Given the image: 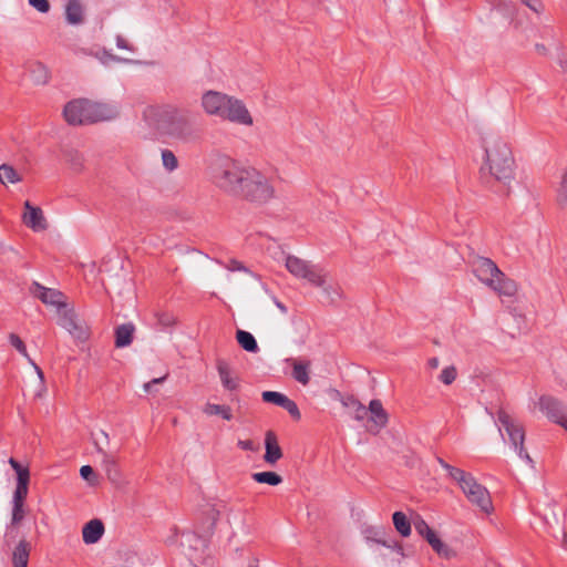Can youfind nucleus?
<instances>
[{"label": "nucleus", "mask_w": 567, "mask_h": 567, "mask_svg": "<svg viewBox=\"0 0 567 567\" xmlns=\"http://www.w3.org/2000/svg\"><path fill=\"white\" fill-rule=\"evenodd\" d=\"M143 116L157 132L181 143L199 140L200 131L192 120V112L174 104L147 106Z\"/></svg>", "instance_id": "obj_1"}, {"label": "nucleus", "mask_w": 567, "mask_h": 567, "mask_svg": "<svg viewBox=\"0 0 567 567\" xmlns=\"http://www.w3.org/2000/svg\"><path fill=\"white\" fill-rule=\"evenodd\" d=\"M200 107L208 116L243 126L254 125L252 115L245 102L234 95L207 90L200 95Z\"/></svg>", "instance_id": "obj_2"}, {"label": "nucleus", "mask_w": 567, "mask_h": 567, "mask_svg": "<svg viewBox=\"0 0 567 567\" xmlns=\"http://www.w3.org/2000/svg\"><path fill=\"white\" fill-rule=\"evenodd\" d=\"M505 187L515 178V159L511 146L499 137L491 138L485 145V164L482 172Z\"/></svg>", "instance_id": "obj_3"}, {"label": "nucleus", "mask_w": 567, "mask_h": 567, "mask_svg": "<svg viewBox=\"0 0 567 567\" xmlns=\"http://www.w3.org/2000/svg\"><path fill=\"white\" fill-rule=\"evenodd\" d=\"M209 177L225 193L239 195L249 167L240 165L227 155H216L209 164Z\"/></svg>", "instance_id": "obj_4"}, {"label": "nucleus", "mask_w": 567, "mask_h": 567, "mask_svg": "<svg viewBox=\"0 0 567 567\" xmlns=\"http://www.w3.org/2000/svg\"><path fill=\"white\" fill-rule=\"evenodd\" d=\"M475 277L498 296L513 297L517 292V285L499 270L497 265L486 257H477L472 264Z\"/></svg>", "instance_id": "obj_5"}, {"label": "nucleus", "mask_w": 567, "mask_h": 567, "mask_svg": "<svg viewBox=\"0 0 567 567\" xmlns=\"http://www.w3.org/2000/svg\"><path fill=\"white\" fill-rule=\"evenodd\" d=\"M495 423L503 441L511 445L518 457L533 466L534 462L524 447L525 431L523 425L504 410H499L497 412Z\"/></svg>", "instance_id": "obj_6"}, {"label": "nucleus", "mask_w": 567, "mask_h": 567, "mask_svg": "<svg viewBox=\"0 0 567 567\" xmlns=\"http://www.w3.org/2000/svg\"><path fill=\"white\" fill-rule=\"evenodd\" d=\"M239 195L250 202L262 204L274 197L275 189L266 175L254 167H249Z\"/></svg>", "instance_id": "obj_7"}, {"label": "nucleus", "mask_w": 567, "mask_h": 567, "mask_svg": "<svg viewBox=\"0 0 567 567\" xmlns=\"http://www.w3.org/2000/svg\"><path fill=\"white\" fill-rule=\"evenodd\" d=\"M455 482L471 504L477 506L485 514H491L494 511L488 489L480 484L471 473L464 471Z\"/></svg>", "instance_id": "obj_8"}, {"label": "nucleus", "mask_w": 567, "mask_h": 567, "mask_svg": "<svg viewBox=\"0 0 567 567\" xmlns=\"http://www.w3.org/2000/svg\"><path fill=\"white\" fill-rule=\"evenodd\" d=\"M287 270L298 279H305L310 285H322V268L299 257L288 255L285 260Z\"/></svg>", "instance_id": "obj_9"}, {"label": "nucleus", "mask_w": 567, "mask_h": 567, "mask_svg": "<svg viewBox=\"0 0 567 567\" xmlns=\"http://www.w3.org/2000/svg\"><path fill=\"white\" fill-rule=\"evenodd\" d=\"M58 324L65 329L73 338L84 341L89 338V328L84 320L79 318L73 308L66 303L59 308Z\"/></svg>", "instance_id": "obj_10"}, {"label": "nucleus", "mask_w": 567, "mask_h": 567, "mask_svg": "<svg viewBox=\"0 0 567 567\" xmlns=\"http://www.w3.org/2000/svg\"><path fill=\"white\" fill-rule=\"evenodd\" d=\"M361 534L364 540L369 545H380L392 553H395L399 557H404V550L402 545L395 539L391 538L385 528L381 526L364 525L361 528Z\"/></svg>", "instance_id": "obj_11"}, {"label": "nucleus", "mask_w": 567, "mask_h": 567, "mask_svg": "<svg viewBox=\"0 0 567 567\" xmlns=\"http://www.w3.org/2000/svg\"><path fill=\"white\" fill-rule=\"evenodd\" d=\"M537 405L551 422L561 425L567 431V415L563 404L550 395H542Z\"/></svg>", "instance_id": "obj_12"}, {"label": "nucleus", "mask_w": 567, "mask_h": 567, "mask_svg": "<svg viewBox=\"0 0 567 567\" xmlns=\"http://www.w3.org/2000/svg\"><path fill=\"white\" fill-rule=\"evenodd\" d=\"M87 105V99L70 101L63 110L65 121L71 125L90 124V112Z\"/></svg>", "instance_id": "obj_13"}, {"label": "nucleus", "mask_w": 567, "mask_h": 567, "mask_svg": "<svg viewBox=\"0 0 567 567\" xmlns=\"http://www.w3.org/2000/svg\"><path fill=\"white\" fill-rule=\"evenodd\" d=\"M90 124L112 121L120 114V107L116 103L94 102L89 100Z\"/></svg>", "instance_id": "obj_14"}, {"label": "nucleus", "mask_w": 567, "mask_h": 567, "mask_svg": "<svg viewBox=\"0 0 567 567\" xmlns=\"http://www.w3.org/2000/svg\"><path fill=\"white\" fill-rule=\"evenodd\" d=\"M30 292L34 297L39 298L44 305L55 307L56 311L66 303L65 296L61 291L47 288L35 281L30 286Z\"/></svg>", "instance_id": "obj_15"}, {"label": "nucleus", "mask_w": 567, "mask_h": 567, "mask_svg": "<svg viewBox=\"0 0 567 567\" xmlns=\"http://www.w3.org/2000/svg\"><path fill=\"white\" fill-rule=\"evenodd\" d=\"M22 220L24 225L31 228L33 231H42L48 228L43 212L41 208L32 206L30 202L24 203Z\"/></svg>", "instance_id": "obj_16"}, {"label": "nucleus", "mask_w": 567, "mask_h": 567, "mask_svg": "<svg viewBox=\"0 0 567 567\" xmlns=\"http://www.w3.org/2000/svg\"><path fill=\"white\" fill-rule=\"evenodd\" d=\"M262 400L268 403L284 408L295 419H300V411L297 404L287 395L276 391L262 392Z\"/></svg>", "instance_id": "obj_17"}, {"label": "nucleus", "mask_w": 567, "mask_h": 567, "mask_svg": "<svg viewBox=\"0 0 567 567\" xmlns=\"http://www.w3.org/2000/svg\"><path fill=\"white\" fill-rule=\"evenodd\" d=\"M216 368L221 385L225 390L236 391L239 389L240 379L233 372L229 364L225 360H218Z\"/></svg>", "instance_id": "obj_18"}, {"label": "nucleus", "mask_w": 567, "mask_h": 567, "mask_svg": "<svg viewBox=\"0 0 567 567\" xmlns=\"http://www.w3.org/2000/svg\"><path fill=\"white\" fill-rule=\"evenodd\" d=\"M265 449L264 461L268 465H275L282 457V451L278 444L277 436L271 431H268L265 435Z\"/></svg>", "instance_id": "obj_19"}, {"label": "nucleus", "mask_w": 567, "mask_h": 567, "mask_svg": "<svg viewBox=\"0 0 567 567\" xmlns=\"http://www.w3.org/2000/svg\"><path fill=\"white\" fill-rule=\"evenodd\" d=\"M96 452L101 455V463L106 472V475L110 480H115L117 477V461L114 454L107 453L104 447H101V443L95 441Z\"/></svg>", "instance_id": "obj_20"}, {"label": "nucleus", "mask_w": 567, "mask_h": 567, "mask_svg": "<svg viewBox=\"0 0 567 567\" xmlns=\"http://www.w3.org/2000/svg\"><path fill=\"white\" fill-rule=\"evenodd\" d=\"M104 534V525L100 519L86 523L82 530L83 542L87 545L97 543Z\"/></svg>", "instance_id": "obj_21"}, {"label": "nucleus", "mask_w": 567, "mask_h": 567, "mask_svg": "<svg viewBox=\"0 0 567 567\" xmlns=\"http://www.w3.org/2000/svg\"><path fill=\"white\" fill-rule=\"evenodd\" d=\"M368 411L371 413L370 421L373 423L377 432L386 425L388 413L383 409V405L380 400H371L369 403Z\"/></svg>", "instance_id": "obj_22"}, {"label": "nucleus", "mask_w": 567, "mask_h": 567, "mask_svg": "<svg viewBox=\"0 0 567 567\" xmlns=\"http://www.w3.org/2000/svg\"><path fill=\"white\" fill-rule=\"evenodd\" d=\"M65 20L71 25L84 22V9L80 0H69L65 4Z\"/></svg>", "instance_id": "obj_23"}, {"label": "nucleus", "mask_w": 567, "mask_h": 567, "mask_svg": "<svg viewBox=\"0 0 567 567\" xmlns=\"http://www.w3.org/2000/svg\"><path fill=\"white\" fill-rule=\"evenodd\" d=\"M322 285H315L322 289V293L330 303L342 299V290L337 282L329 281L327 272L322 269Z\"/></svg>", "instance_id": "obj_24"}, {"label": "nucleus", "mask_w": 567, "mask_h": 567, "mask_svg": "<svg viewBox=\"0 0 567 567\" xmlns=\"http://www.w3.org/2000/svg\"><path fill=\"white\" fill-rule=\"evenodd\" d=\"M31 545L25 539H21L12 554L13 567H28Z\"/></svg>", "instance_id": "obj_25"}, {"label": "nucleus", "mask_w": 567, "mask_h": 567, "mask_svg": "<svg viewBox=\"0 0 567 567\" xmlns=\"http://www.w3.org/2000/svg\"><path fill=\"white\" fill-rule=\"evenodd\" d=\"M134 330L135 328L133 323H124L118 326L115 329V347L125 348L130 346L133 341Z\"/></svg>", "instance_id": "obj_26"}, {"label": "nucleus", "mask_w": 567, "mask_h": 567, "mask_svg": "<svg viewBox=\"0 0 567 567\" xmlns=\"http://www.w3.org/2000/svg\"><path fill=\"white\" fill-rule=\"evenodd\" d=\"M292 363V378L299 383L307 385L310 381L309 377V361H297L293 359L288 360Z\"/></svg>", "instance_id": "obj_27"}, {"label": "nucleus", "mask_w": 567, "mask_h": 567, "mask_svg": "<svg viewBox=\"0 0 567 567\" xmlns=\"http://www.w3.org/2000/svg\"><path fill=\"white\" fill-rule=\"evenodd\" d=\"M89 55L94 56L96 60H99L103 65L109 66L112 63H132L133 61L130 59H124L117 55H114L106 49H100L95 52L89 51L85 52Z\"/></svg>", "instance_id": "obj_28"}, {"label": "nucleus", "mask_w": 567, "mask_h": 567, "mask_svg": "<svg viewBox=\"0 0 567 567\" xmlns=\"http://www.w3.org/2000/svg\"><path fill=\"white\" fill-rule=\"evenodd\" d=\"M236 340L239 346L247 352L256 353L259 350L255 337L245 330H237Z\"/></svg>", "instance_id": "obj_29"}, {"label": "nucleus", "mask_w": 567, "mask_h": 567, "mask_svg": "<svg viewBox=\"0 0 567 567\" xmlns=\"http://www.w3.org/2000/svg\"><path fill=\"white\" fill-rule=\"evenodd\" d=\"M432 549L442 558L452 559L456 556V551L451 548L447 544L442 542L437 535L427 542Z\"/></svg>", "instance_id": "obj_30"}, {"label": "nucleus", "mask_w": 567, "mask_h": 567, "mask_svg": "<svg viewBox=\"0 0 567 567\" xmlns=\"http://www.w3.org/2000/svg\"><path fill=\"white\" fill-rule=\"evenodd\" d=\"M203 412L208 415H220L221 419L230 421L233 419L231 409L228 405L206 403L203 408Z\"/></svg>", "instance_id": "obj_31"}, {"label": "nucleus", "mask_w": 567, "mask_h": 567, "mask_svg": "<svg viewBox=\"0 0 567 567\" xmlns=\"http://www.w3.org/2000/svg\"><path fill=\"white\" fill-rule=\"evenodd\" d=\"M22 181L20 173L9 164L0 165V183L3 185L17 184Z\"/></svg>", "instance_id": "obj_32"}, {"label": "nucleus", "mask_w": 567, "mask_h": 567, "mask_svg": "<svg viewBox=\"0 0 567 567\" xmlns=\"http://www.w3.org/2000/svg\"><path fill=\"white\" fill-rule=\"evenodd\" d=\"M251 478L259 484H268L277 486L282 483V477L276 472H256L251 474Z\"/></svg>", "instance_id": "obj_33"}, {"label": "nucleus", "mask_w": 567, "mask_h": 567, "mask_svg": "<svg viewBox=\"0 0 567 567\" xmlns=\"http://www.w3.org/2000/svg\"><path fill=\"white\" fill-rule=\"evenodd\" d=\"M393 525L401 536L408 537L411 534V522L402 512H395L392 516Z\"/></svg>", "instance_id": "obj_34"}, {"label": "nucleus", "mask_w": 567, "mask_h": 567, "mask_svg": "<svg viewBox=\"0 0 567 567\" xmlns=\"http://www.w3.org/2000/svg\"><path fill=\"white\" fill-rule=\"evenodd\" d=\"M64 157L74 172H81L84 168V156L78 150H66Z\"/></svg>", "instance_id": "obj_35"}, {"label": "nucleus", "mask_w": 567, "mask_h": 567, "mask_svg": "<svg viewBox=\"0 0 567 567\" xmlns=\"http://www.w3.org/2000/svg\"><path fill=\"white\" fill-rule=\"evenodd\" d=\"M9 464L17 474L18 485H29L30 472L28 467L22 466L17 460L11 457Z\"/></svg>", "instance_id": "obj_36"}, {"label": "nucleus", "mask_w": 567, "mask_h": 567, "mask_svg": "<svg viewBox=\"0 0 567 567\" xmlns=\"http://www.w3.org/2000/svg\"><path fill=\"white\" fill-rule=\"evenodd\" d=\"M412 523L416 533L420 536L424 537L426 542H429V539L433 538L436 535L435 532L427 525V523L421 516H415Z\"/></svg>", "instance_id": "obj_37"}, {"label": "nucleus", "mask_w": 567, "mask_h": 567, "mask_svg": "<svg viewBox=\"0 0 567 567\" xmlns=\"http://www.w3.org/2000/svg\"><path fill=\"white\" fill-rule=\"evenodd\" d=\"M163 167L172 173L178 168V159L173 151L165 148L161 152Z\"/></svg>", "instance_id": "obj_38"}, {"label": "nucleus", "mask_w": 567, "mask_h": 567, "mask_svg": "<svg viewBox=\"0 0 567 567\" xmlns=\"http://www.w3.org/2000/svg\"><path fill=\"white\" fill-rule=\"evenodd\" d=\"M344 405L353 408V417L357 421H362L368 414V409L353 396L343 402Z\"/></svg>", "instance_id": "obj_39"}, {"label": "nucleus", "mask_w": 567, "mask_h": 567, "mask_svg": "<svg viewBox=\"0 0 567 567\" xmlns=\"http://www.w3.org/2000/svg\"><path fill=\"white\" fill-rule=\"evenodd\" d=\"M9 339H10V343L12 344V347H14L23 357H25L34 365L39 377L42 378L43 374H42L41 369L38 365H35L29 358L28 352H27V347L23 343V341L14 333H11Z\"/></svg>", "instance_id": "obj_40"}, {"label": "nucleus", "mask_w": 567, "mask_h": 567, "mask_svg": "<svg viewBox=\"0 0 567 567\" xmlns=\"http://www.w3.org/2000/svg\"><path fill=\"white\" fill-rule=\"evenodd\" d=\"M556 193L558 204L563 206L567 205V169L561 175Z\"/></svg>", "instance_id": "obj_41"}, {"label": "nucleus", "mask_w": 567, "mask_h": 567, "mask_svg": "<svg viewBox=\"0 0 567 567\" xmlns=\"http://www.w3.org/2000/svg\"><path fill=\"white\" fill-rule=\"evenodd\" d=\"M457 375V371L455 367L450 365L442 370L441 374L439 375V379L442 383L450 385L452 384Z\"/></svg>", "instance_id": "obj_42"}, {"label": "nucleus", "mask_w": 567, "mask_h": 567, "mask_svg": "<svg viewBox=\"0 0 567 567\" xmlns=\"http://www.w3.org/2000/svg\"><path fill=\"white\" fill-rule=\"evenodd\" d=\"M24 503H12V524H19L24 517Z\"/></svg>", "instance_id": "obj_43"}, {"label": "nucleus", "mask_w": 567, "mask_h": 567, "mask_svg": "<svg viewBox=\"0 0 567 567\" xmlns=\"http://www.w3.org/2000/svg\"><path fill=\"white\" fill-rule=\"evenodd\" d=\"M439 464L447 472V474L454 480L456 481L462 474H463V470L461 468H457V467H454L452 465H450L449 463H446L444 460L442 458H439Z\"/></svg>", "instance_id": "obj_44"}, {"label": "nucleus", "mask_w": 567, "mask_h": 567, "mask_svg": "<svg viewBox=\"0 0 567 567\" xmlns=\"http://www.w3.org/2000/svg\"><path fill=\"white\" fill-rule=\"evenodd\" d=\"M29 485H18L16 486V491L13 493L12 503H24V499L28 495Z\"/></svg>", "instance_id": "obj_45"}, {"label": "nucleus", "mask_w": 567, "mask_h": 567, "mask_svg": "<svg viewBox=\"0 0 567 567\" xmlns=\"http://www.w3.org/2000/svg\"><path fill=\"white\" fill-rule=\"evenodd\" d=\"M29 4L40 13H48L50 11V3L48 0H28Z\"/></svg>", "instance_id": "obj_46"}, {"label": "nucleus", "mask_w": 567, "mask_h": 567, "mask_svg": "<svg viewBox=\"0 0 567 567\" xmlns=\"http://www.w3.org/2000/svg\"><path fill=\"white\" fill-rule=\"evenodd\" d=\"M96 440L101 443V447H103V445H107L110 443L109 434L103 430H100L97 433L93 434V443L94 444H95Z\"/></svg>", "instance_id": "obj_47"}, {"label": "nucleus", "mask_w": 567, "mask_h": 567, "mask_svg": "<svg viewBox=\"0 0 567 567\" xmlns=\"http://www.w3.org/2000/svg\"><path fill=\"white\" fill-rule=\"evenodd\" d=\"M524 4H526L530 10L534 12H542L543 10V3L540 0H520Z\"/></svg>", "instance_id": "obj_48"}, {"label": "nucleus", "mask_w": 567, "mask_h": 567, "mask_svg": "<svg viewBox=\"0 0 567 567\" xmlns=\"http://www.w3.org/2000/svg\"><path fill=\"white\" fill-rule=\"evenodd\" d=\"M116 47L121 50H128L131 52L135 51V48L131 45L122 35H116Z\"/></svg>", "instance_id": "obj_49"}, {"label": "nucleus", "mask_w": 567, "mask_h": 567, "mask_svg": "<svg viewBox=\"0 0 567 567\" xmlns=\"http://www.w3.org/2000/svg\"><path fill=\"white\" fill-rule=\"evenodd\" d=\"M238 447H240L244 451H257V446L251 440H239L237 443Z\"/></svg>", "instance_id": "obj_50"}, {"label": "nucleus", "mask_w": 567, "mask_h": 567, "mask_svg": "<svg viewBox=\"0 0 567 567\" xmlns=\"http://www.w3.org/2000/svg\"><path fill=\"white\" fill-rule=\"evenodd\" d=\"M375 553H377L378 558H380L384 565H389V564H398L399 565L401 563L400 558H396V559L389 558L386 554L382 553L379 549H377Z\"/></svg>", "instance_id": "obj_51"}, {"label": "nucleus", "mask_w": 567, "mask_h": 567, "mask_svg": "<svg viewBox=\"0 0 567 567\" xmlns=\"http://www.w3.org/2000/svg\"><path fill=\"white\" fill-rule=\"evenodd\" d=\"M94 474V471L93 468L90 466V465H83L81 468H80V475L82 476V478L89 481L90 477Z\"/></svg>", "instance_id": "obj_52"}, {"label": "nucleus", "mask_w": 567, "mask_h": 567, "mask_svg": "<svg viewBox=\"0 0 567 567\" xmlns=\"http://www.w3.org/2000/svg\"><path fill=\"white\" fill-rule=\"evenodd\" d=\"M158 321L164 327H169V326L174 324V322H175L174 318L172 316H168V315H162L158 318Z\"/></svg>", "instance_id": "obj_53"}, {"label": "nucleus", "mask_w": 567, "mask_h": 567, "mask_svg": "<svg viewBox=\"0 0 567 567\" xmlns=\"http://www.w3.org/2000/svg\"><path fill=\"white\" fill-rule=\"evenodd\" d=\"M231 270H238V271H247L246 267L237 261V260H233L231 261V267H230Z\"/></svg>", "instance_id": "obj_54"}, {"label": "nucleus", "mask_w": 567, "mask_h": 567, "mask_svg": "<svg viewBox=\"0 0 567 567\" xmlns=\"http://www.w3.org/2000/svg\"><path fill=\"white\" fill-rule=\"evenodd\" d=\"M439 364H440V361L435 357L429 359V361H427V365H429L430 369H436L439 367Z\"/></svg>", "instance_id": "obj_55"}, {"label": "nucleus", "mask_w": 567, "mask_h": 567, "mask_svg": "<svg viewBox=\"0 0 567 567\" xmlns=\"http://www.w3.org/2000/svg\"><path fill=\"white\" fill-rule=\"evenodd\" d=\"M166 378H167V375H164L161 378H155V379L151 380L150 382L152 383V385L161 384L166 380Z\"/></svg>", "instance_id": "obj_56"}, {"label": "nucleus", "mask_w": 567, "mask_h": 567, "mask_svg": "<svg viewBox=\"0 0 567 567\" xmlns=\"http://www.w3.org/2000/svg\"><path fill=\"white\" fill-rule=\"evenodd\" d=\"M275 305L277 306L278 309H280L281 312H284V313L287 312L286 306L282 302H280L278 299H275Z\"/></svg>", "instance_id": "obj_57"}, {"label": "nucleus", "mask_w": 567, "mask_h": 567, "mask_svg": "<svg viewBox=\"0 0 567 567\" xmlns=\"http://www.w3.org/2000/svg\"><path fill=\"white\" fill-rule=\"evenodd\" d=\"M39 71H40V72H41V74H42V80H41V81H42L43 83H44V82H47V78H48V76H47V70L44 69V66L39 65Z\"/></svg>", "instance_id": "obj_58"}, {"label": "nucleus", "mask_w": 567, "mask_h": 567, "mask_svg": "<svg viewBox=\"0 0 567 567\" xmlns=\"http://www.w3.org/2000/svg\"><path fill=\"white\" fill-rule=\"evenodd\" d=\"M152 388H153V385H152V383H151V382H146V383H144V385H143V389H144V391H145V392H151V391H152Z\"/></svg>", "instance_id": "obj_59"}, {"label": "nucleus", "mask_w": 567, "mask_h": 567, "mask_svg": "<svg viewBox=\"0 0 567 567\" xmlns=\"http://www.w3.org/2000/svg\"><path fill=\"white\" fill-rule=\"evenodd\" d=\"M192 537H193V535H190V534H183V536H182V542H183V543H184L185 540L189 542Z\"/></svg>", "instance_id": "obj_60"}, {"label": "nucleus", "mask_w": 567, "mask_h": 567, "mask_svg": "<svg viewBox=\"0 0 567 567\" xmlns=\"http://www.w3.org/2000/svg\"><path fill=\"white\" fill-rule=\"evenodd\" d=\"M560 66H561V69H563L565 72H567V60H561V61H560Z\"/></svg>", "instance_id": "obj_61"}, {"label": "nucleus", "mask_w": 567, "mask_h": 567, "mask_svg": "<svg viewBox=\"0 0 567 567\" xmlns=\"http://www.w3.org/2000/svg\"><path fill=\"white\" fill-rule=\"evenodd\" d=\"M212 518H213V523H212V527H214L215 525V520H216V513H212Z\"/></svg>", "instance_id": "obj_62"}, {"label": "nucleus", "mask_w": 567, "mask_h": 567, "mask_svg": "<svg viewBox=\"0 0 567 567\" xmlns=\"http://www.w3.org/2000/svg\"><path fill=\"white\" fill-rule=\"evenodd\" d=\"M249 567H258V566L256 565V566H249Z\"/></svg>", "instance_id": "obj_63"}]
</instances>
